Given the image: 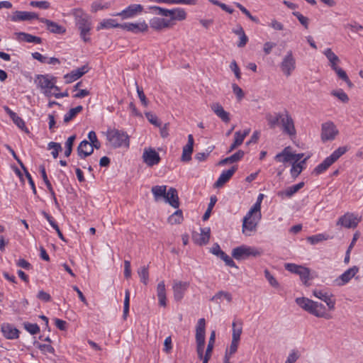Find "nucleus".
Wrapping results in <instances>:
<instances>
[{"label":"nucleus","instance_id":"4c0bfd02","mask_svg":"<svg viewBox=\"0 0 363 363\" xmlns=\"http://www.w3.org/2000/svg\"><path fill=\"white\" fill-rule=\"evenodd\" d=\"M289 147H285L281 152L278 153L274 157V160L279 162H288L291 161V152L289 151Z\"/></svg>","mask_w":363,"mask_h":363},{"label":"nucleus","instance_id":"a878e982","mask_svg":"<svg viewBox=\"0 0 363 363\" xmlns=\"http://www.w3.org/2000/svg\"><path fill=\"white\" fill-rule=\"evenodd\" d=\"M304 186V182H301L295 185L289 186L284 191H280L277 193L278 196L281 199L285 198H291L293 196L296 192H298Z\"/></svg>","mask_w":363,"mask_h":363},{"label":"nucleus","instance_id":"09e8293b","mask_svg":"<svg viewBox=\"0 0 363 363\" xmlns=\"http://www.w3.org/2000/svg\"><path fill=\"white\" fill-rule=\"evenodd\" d=\"M23 325L24 329L31 335H36L40 332V328L36 323L24 322Z\"/></svg>","mask_w":363,"mask_h":363},{"label":"nucleus","instance_id":"f03ea898","mask_svg":"<svg viewBox=\"0 0 363 363\" xmlns=\"http://www.w3.org/2000/svg\"><path fill=\"white\" fill-rule=\"evenodd\" d=\"M261 219L259 205H253L242 219V233L245 236H251L257 231V228Z\"/></svg>","mask_w":363,"mask_h":363},{"label":"nucleus","instance_id":"6ab92c4d","mask_svg":"<svg viewBox=\"0 0 363 363\" xmlns=\"http://www.w3.org/2000/svg\"><path fill=\"white\" fill-rule=\"evenodd\" d=\"M237 170L236 166H233L228 170L223 171L217 181L214 184V187L220 188L222 187L230 179L233 177Z\"/></svg>","mask_w":363,"mask_h":363},{"label":"nucleus","instance_id":"393cba45","mask_svg":"<svg viewBox=\"0 0 363 363\" xmlns=\"http://www.w3.org/2000/svg\"><path fill=\"white\" fill-rule=\"evenodd\" d=\"M164 200L174 208H177L179 206L178 193L174 188L171 187L169 189Z\"/></svg>","mask_w":363,"mask_h":363},{"label":"nucleus","instance_id":"8fccbe9b","mask_svg":"<svg viewBox=\"0 0 363 363\" xmlns=\"http://www.w3.org/2000/svg\"><path fill=\"white\" fill-rule=\"evenodd\" d=\"M88 138L89 140V144L93 146V148H96V150L101 147V143L99 141L96 134L94 130H91L88 133Z\"/></svg>","mask_w":363,"mask_h":363},{"label":"nucleus","instance_id":"cd10ccee","mask_svg":"<svg viewBox=\"0 0 363 363\" xmlns=\"http://www.w3.org/2000/svg\"><path fill=\"white\" fill-rule=\"evenodd\" d=\"M211 110L224 123H228L230 120V113L225 111L219 103H213L211 105Z\"/></svg>","mask_w":363,"mask_h":363},{"label":"nucleus","instance_id":"69168bd1","mask_svg":"<svg viewBox=\"0 0 363 363\" xmlns=\"http://www.w3.org/2000/svg\"><path fill=\"white\" fill-rule=\"evenodd\" d=\"M218 257L223 260L227 266L238 268V266L235 264L233 259L224 252H223L220 255L218 256Z\"/></svg>","mask_w":363,"mask_h":363},{"label":"nucleus","instance_id":"412c9836","mask_svg":"<svg viewBox=\"0 0 363 363\" xmlns=\"http://www.w3.org/2000/svg\"><path fill=\"white\" fill-rule=\"evenodd\" d=\"M194 140L192 135H188L187 144L184 146L181 160L183 162H189L191 160V154L194 150Z\"/></svg>","mask_w":363,"mask_h":363},{"label":"nucleus","instance_id":"f704fd0d","mask_svg":"<svg viewBox=\"0 0 363 363\" xmlns=\"http://www.w3.org/2000/svg\"><path fill=\"white\" fill-rule=\"evenodd\" d=\"M121 23H117L116 20L108 18L103 20L96 27V30H99L101 29H108L112 28H121Z\"/></svg>","mask_w":363,"mask_h":363},{"label":"nucleus","instance_id":"dca6fc26","mask_svg":"<svg viewBox=\"0 0 363 363\" xmlns=\"http://www.w3.org/2000/svg\"><path fill=\"white\" fill-rule=\"evenodd\" d=\"M281 124L282 125L284 133H286L290 136L296 135V129L294 121L287 111H285V113L281 121Z\"/></svg>","mask_w":363,"mask_h":363},{"label":"nucleus","instance_id":"338daca9","mask_svg":"<svg viewBox=\"0 0 363 363\" xmlns=\"http://www.w3.org/2000/svg\"><path fill=\"white\" fill-rule=\"evenodd\" d=\"M30 5L33 7H37L43 9H48L50 6V4L47 1H32Z\"/></svg>","mask_w":363,"mask_h":363},{"label":"nucleus","instance_id":"13d9d810","mask_svg":"<svg viewBox=\"0 0 363 363\" xmlns=\"http://www.w3.org/2000/svg\"><path fill=\"white\" fill-rule=\"evenodd\" d=\"M129 307H130V291L129 290H125V299H124V306H123V319H126L128 314L129 313Z\"/></svg>","mask_w":363,"mask_h":363},{"label":"nucleus","instance_id":"603ef678","mask_svg":"<svg viewBox=\"0 0 363 363\" xmlns=\"http://www.w3.org/2000/svg\"><path fill=\"white\" fill-rule=\"evenodd\" d=\"M347 150L346 147H340L335 150L328 157L334 163L337 161L342 155H344Z\"/></svg>","mask_w":363,"mask_h":363},{"label":"nucleus","instance_id":"7c9ffc66","mask_svg":"<svg viewBox=\"0 0 363 363\" xmlns=\"http://www.w3.org/2000/svg\"><path fill=\"white\" fill-rule=\"evenodd\" d=\"M284 115V114H282L281 113H274L273 114L267 113L266 116V119L267 121L269 128H274L279 123H281Z\"/></svg>","mask_w":363,"mask_h":363},{"label":"nucleus","instance_id":"0eeeda50","mask_svg":"<svg viewBox=\"0 0 363 363\" xmlns=\"http://www.w3.org/2000/svg\"><path fill=\"white\" fill-rule=\"evenodd\" d=\"M280 67L284 74L286 77H289L295 69L296 60L291 50L287 52V54L281 62Z\"/></svg>","mask_w":363,"mask_h":363},{"label":"nucleus","instance_id":"a18cd8bd","mask_svg":"<svg viewBox=\"0 0 363 363\" xmlns=\"http://www.w3.org/2000/svg\"><path fill=\"white\" fill-rule=\"evenodd\" d=\"M138 274L140 281L147 285L149 280L148 266H143L138 269Z\"/></svg>","mask_w":363,"mask_h":363},{"label":"nucleus","instance_id":"a211bd4d","mask_svg":"<svg viewBox=\"0 0 363 363\" xmlns=\"http://www.w3.org/2000/svg\"><path fill=\"white\" fill-rule=\"evenodd\" d=\"M89 70V68L86 65H84L81 67H79L76 69L72 70L70 73L65 75V82L67 84L72 83L81 77H82L84 74H86Z\"/></svg>","mask_w":363,"mask_h":363},{"label":"nucleus","instance_id":"4be33fe9","mask_svg":"<svg viewBox=\"0 0 363 363\" xmlns=\"http://www.w3.org/2000/svg\"><path fill=\"white\" fill-rule=\"evenodd\" d=\"M211 230L209 228H201V233L194 234L193 240L199 245H206L209 242Z\"/></svg>","mask_w":363,"mask_h":363},{"label":"nucleus","instance_id":"864d4df0","mask_svg":"<svg viewBox=\"0 0 363 363\" xmlns=\"http://www.w3.org/2000/svg\"><path fill=\"white\" fill-rule=\"evenodd\" d=\"M11 118L15 125H17L21 130L25 131L27 133H29L28 129L26 126L24 121L16 113L14 114V116H11Z\"/></svg>","mask_w":363,"mask_h":363},{"label":"nucleus","instance_id":"c9c22d12","mask_svg":"<svg viewBox=\"0 0 363 363\" xmlns=\"http://www.w3.org/2000/svg\"><path fill=\"white\" fill-rule=\"evenodd\" d=\"M245 152L242 150H238L230 157L221 160L218 165H225L228 163H234L240 160L244 157Z\"/></svg>","mask_w":363,"mask_h":363},{"label":"nucleus","instance_id":"4468645a","mask_svg":"<svg viewBox=\"0 0 363 363\" xmlns=\"http://www.w3.org/2000/svg\"><path fill=\"white\" fill-rule=\"evenodd\" d=\"M143 159L149 167L157 164L160 161L159 154L152 148L145 149L143 154Z\"/></svg>","mask_w":363,"mask_h":363},{"label":"nucleus","instance_id":"72a5a7b5","mask_svg":"<svg viewBox=\"0 0 363 363\" xmlns=\"http://www.w3.org/2000/svg\"><path fill=\"white\" fill-rule=\"evenodd\" d=\"M233 32L240 38V40L237 44L238 47H245L248 42V37L246 35L242 27L238 26L235 29L233 30Z\"/></svg>","mask_w":363,"mask_h":363},{"label":"nucleus","instance_id":"f257e3e1","mask_svg":"<svg viewBox=\"0 0 363 363\" xmlns=\"http://www.w3.org/2000/svg\"><path fill=\"white\" fill-rule=\"evenodd\" d=\"M70 14L72 15L75 20L76 26L80 31V37L84 42L90 41V31L91 30V21L90 16L85 13L82 9H73Z\"/></svg>","mask_w":363,"mask_h":363},{"label":"nucleus","instance_id":"79ce46f5","mask_svg":"<svg viewBox=\"0 0 363 363\" xmlns=\"http://www.w3.org/2000/svg\"><path fill=\"white\" fill-rule=\"evenodd\" d=\"M157 3H164L168 4H186V5H195L197 0H150Z\"/></svg>","mask_w":363,"mask_h":363},{"label":"nucleus","instance_id":"39448f33","mask_svg":"<svg viewBox=\"0 0 363 363\" xmlns=\"http://www.w3.org/2000/svg\"><path fill=\"white\" fill-rule=\"evenodd\" d=\"M262 250L255 247L242 245L232 250V256L237 260H242L249 257H257L262 255Z\"/></svg>","mask_w":363,"mask_h":363},{"label":"nucleus","instance_id":"ea45409f","mask_svg":"<svg viewBox=\"0 0 363 363\" xmlns=\"http://www.w3.org/2000/svg\"><path fill=\"white\" fill-rule=\"evenodd\" d=\"M324 55L330 62L332 69L337 67V64L340 62L339 57L333 52L330 48H327L324 51Z\"/></svg>","mask_w":363,"mask_h":363},{"label":"nucleus","instance_id":"774afa93","mask_svg":"<svg viewBox=\"0 0 363 363\" xmlns=\"http://www.w3.org/2000/svg\"><path fill=\"white\" fill-rule=\"evenodd\" d=\"M300 354L298 350H292L289 354L285 363H294L299 358Z\"/></svg>","mask_w":363,"mask_h":363},{"label":"nucleus","instance_id":"5fc2aeb1","mask_svg":"<svg viewBox=\"0 0 363 363\" xmlns=\"http://www.w3.org/2000/svg\"><path fill=\"white\" fill-rule=\"evenodd\" d=\"M216 340V332L213 330L211 333L205 355L211 357Z\"/></svg>","mask_w":363,"mask_h":363},{"label":"nucleus","instance_id":"c03bdc74","mask_svg":"<svg viewBox=\"0 0 363 363\" xmlns=\"http://www.w3.org/2000/svg\"><path fill=\"white\" fill-rule=\"evenodd\" d=\"M222 298H225L228 302H231L232 301V295L230 293L224 291H219L211 298V301L219 303V300H220Z\"/></svg>","mask_w":363,"mask_h":363},{"label":"nucleus","instance_id":"3c124183","mask_svg":"<svg viewBox=\"0 0 363 363\" xmlns=\"http://www.w3.org/2000/svg\"><path fill=\"white\" fill-rule=\"evenodd\" d=\"M48 150H52L51 154L54 158L58 157L59 152L62 151V146L60 143L55 142H50L48 145Z\"/></svg>","mask_w":363,"mask_h":363},{"label":"nucleus","instance_id":"5701e85b","mask_svg":"<svg viewBox=\"0 0 363 363\" xmlns=\"http://www.w3.org/2000/svg\"><path fill=\"white\" fill-rule=\"evenodd\" d=\"M150 26L152 29L160 31L164 28L171 27L172 23H170L169 20L154 17L150 19Z\"/></svg>","mask_w":363,"mask_h":363},{"label":"nucleus","instance_id":"680f3d73","mask_svg":"<svg viewBox=\"0 0 363 363\" xmlns=\"http://www.w3.org/2000/svg\"><path fill=\"white\" fill-rule=\"evenodd\" d=\"M331 94L338 99H340L343 103H347L349 101V97L347 94L342 89H339L337 91H333Z\"/></svg>","mask_w":363,"mask_h":363},{"label":"nucleus","instance_id":"aec40b11","mask_svg":"<svg viewBox=\"0 0 363 363\" xmlns=\"http://www.w3.org/2000/svg\"><path fill=\"white\" fill-rule=\"evenodd\" d=\"M39 18L36 13L19 11L14 12L11 18L12 21H31L33 19L39 20Z\"/></svg>","mask_w":363,"mask_h":363},{"label":"nucleus","instance_id":"f8f14e48","mask_svg":"<svg viewBox=\"0 0 363 363\" xmlns=\"http://www.w3.org/2000/svg\"><path fill=\"white\" fill-rule=\"evenodd\" d=\"M189 286V283L174 280L172 286L174 298L177 301H180L184 295L185 291Z\"/></svg>","mask_w":363,"mask_h":363},{"label":"nucleus","instance_id":"f3484780","mask_svg":"<svg viewBox=\"0 0 363 363\" xmlns=\"http://www.w3.org/2000/svg\"><path fill=\"white\" fill-rule=\"evenodd\" d=\"M313 294L316 298L324 301L330 310H334L335 301L333 298V295L322 290H314Z\"/></svg>","mask_w":363,"mask_h":363},{"label":"nucleus","instance_id":"e433bc0d","mask_svg":"<svg viewBox=\"0 0 363 363\" xmlns=\"http://www.w3.org/2000/svg\"><path fill=\"white\" fill-rule=\"evenodd\" d=\"M151 191L156 201H159L161 198L164 199L167 192V186L165 185L154 186L152 187Z\"/></svg>","mask_w":363,"mask_h":363},{"label":"nucleus","instance_id":"de8ad7c7","mask_svg":"<svg viewBox=\"0 0 363 363\" xmlns=\"http://www.w3.org/2000/svg\"><path fill=\"white\" fill-rule=\"evenodd\" d=\"M76 139V135H73L69 137L65 142V156L68 157L70 156L72 151V147L74 145V142Z\"/></svg>","mask_w":363,"mask_h":363},{"label":"nucleus","instance_id":"c85d7f7f","mask_svg":"<svg viewBox=\"0 0 363 363\" xmlns=\"http://www.w3.org/2000/svg\"><path fill=\"white\" fill-rule=\"evenodd\" d=\"M1 332L4 336L9 340L17 339L19 336L18 330L8 323L1 325Z\"/></svg>","mask_w":363,"mask_h":363},{"label":"nucleus","instance_id":"473e14b6","mask_svg":"<svg viewBox=\"0 0 363 363\" xmlns=\"http://www.w3.org/2000/svg\"><path fill=\"white\" fill-rule=\"evenodd\" d=\"M157 295L159 300V304L161 306L165 307L166 303V289L164 282L160 281L157 286Z\"/></svg>","mask_w":363,"mask_h":363},{"label":"nucleus","instance_id":"58836bf2","mask_svg":"<svg viewBox=\"0 0 363 363\" xmlns=\"http://www.w3.org/2000/svg\"><path fill=\"white\" fill-rule=\"evenodd\" d=\"M333 164V162L328 157L313 169V173L316 175L320 174L327 170Z\"/></svg>","mask_w":363,"mask_h":363},{"label":"nucleus","instance_id":"052dcab7","mask_svg":"<svg viewBox=\"0 0 363 363\" xmlns=\"http://www.w3.org/2000/svg\"><path fill=\"white\" fill-rule=\"evenodd\" d=\"M242 323H240V326L237 327L236 323H233V334H232V340H235V341H240V335L242 333Z\"/></svg>","mask_w":363,"mask_h":363},{"label":"nucleus","instance_id":"37998d69","mask_svg":"<svg viewBox=\"0 0 363 363\" xmlns=\"http://www.w3.org/2000/svg\"><path fill=\"white\" fill-rule=\"evenodd\" d=\"M83 110L82 106H77L75 108H71L68 113L64 116V122L65 123H69L72 121L79 113Z\"/></svg>","mask_w":363,"mask_h":363},{"label":"nucleus","instance_id":"9b49d317","mask_svg":"<svg viewBox=\"0 0 363 363\" xmlns=\"http://www.w3.org/2000/svg\"><path fill=\"white\" fill-rule=\"evenodd\" d=\"M359 221L352 213H347L338 219L336 225L347 228H354L358 225Z\"/></svg>","mask_w":363,"mask_h":363},{"label":"nucleus","instance_id":"bb28decb","mask_svg":"<svg viewBox=\"0 0 363 363\" xmlns=\"http://www.w3.org/2000/svg\"><path fill=\"white\" fill-rule=\"evenodd\" d=\"M39 21L45 23L47 26L48 30L52 33L63 34L66 32V29L63 26H60L57 23L50 20L45 18H39Z\"/></svg>","mask_w":363,"mask_h":363},{"label":"nucleus","instance_id":"c756f323","mask_svg":"<svg viewBox=\"0 0 363 363\" xmlns=\"http://www.w3.org/2000/svg\"><path fill=\"white\" fill-rule=\"evenodd\" d=\"M205 327L206 321L204 318L199 320L196 328V343H205Z\"/></svg>","mask_w":363,"mask_h":363},{"label":"nucleus","instance_id":"4d7b16f0","mask_svg":"<svg viewBox=\"0 0 363 363\" xmlns=\"http://www.w3.org/2000/svg\"><path fill=\"white\" fill-rule=\"evenodd\" d=\"M234 142L231 144L230 146L228 153L231 152L233 151L235 148H237L238 146L242 145L244 140L239 135V132H235L234 135Z\"/></svg>","mask_w":363,"mask_h":363},{"label":"nucleus","instance_id":"b1692460","mask_svg":"<svg viewBox=\"0 0 363 363\" xmlns=\"http://www.w3.org/2000/svg\"><path fill=\"white\" fill-rule=\"evenodd\" d=\"M77 150L78 156L81 159H85L93 153L94 148L87 140H84L79 143Z\"/></svg>","mask_w":363,"mask_h":363},{"label":"nucleus","instance_id":"a19ab883","mask_svg":"<svg viewBox=\"0 0 363 363\" xmlns=\"http://www.w3.org/2000/svg\"><path fill=\"white\" fill-rule=\"evenodd\" d=\"M308 158V157H306L299 162L293 163L292 167L291 169V174L292 177L296 178L301 174L303 168V164L306 163Z\"/></svg>","mask_w":363,"mask_h":363},{"label":"nucleus","instance_id":"6e6d98bb","mask_svg":"<svg viewBox=\"0 0 363 363\" xmlns=\"http://www.w3.org/2000/svg\"><path fill=\"white\" fill-rule=\"evenodd\" d=\"M34 345L42 351L43 353H50L54 354L55 349L52 346L50 345H46V344H41L38 342H35Z\"/></svg>","mask_w":363,"mask_h":363},{"label":"nucleus","instance_id":"ddd939ff","mask_svg":"<svg viewBox=\"0 0 363 363\" xmlns=\"http://www.w3.org/2000/svg\"><path fill=\"white\" fill-rule=\"evenodd\" d=\"M35 82L41 90L47 88L52 89L56 82V78L48 74H38L35 79Z\"/></svg>","mask_w":363,"mask_h":363},{"label":"nucleus","instance_id":"e2e57ef3","mask_svg":"<svg viewBox=\"0 0 363 363\" xmlns=\"http://www.w3.org/2000/svg\"><path fill=\"white\" fill-rule=\"evenodd\" d=\"M293 15L294 16H296L297 18V19L298 20V21L300 22V23L304 26L305 28L308 29V22H309V19L304 16L303 15H302L300 12L298 11H294L292 13Z\"/></svg>","mask_w":363,"mask_h":363},{"label":"nucleus","instance_id":"2eb2a0df","mask_svg":"<svg viewBox=\"0 0 363 363\" xmlns=\"http://www.w3.org/2000/svg\"><path fill=\"white\" fill-rule=\"evenodd\" d=\"M358 271L359 268L356 266L347 269L343 274H342L335 280L336 285L343 286L346 284L354 277Z\"/></svg>","mask_w":363,"mask_h":363},{"label":"nucleus","instance_id":"6e6552de","mask_svg":"<svg viewBox=\"0 0 363 363\" xmlns=\"http://www.w3.org/2000/svg\"><path fill=\"white\" fill-rule=\"evenodd\" d=\"M338 134V130L333 122H326L322 124L321 139L323 142L333 140Z\"/></svg>","mask_w":363,"mask_h":363},{"label":"nucleus","instance_id":"bf43d9fd","mask_svg":"<svg viewBox=\"0 0 363 363\" xmlns=\"http://www.w3.org/2000/svg\"><path fill=\"white\" fill-rule=\"evenodd\" d=\"M186 18V13L184 9L177 8L174 9V15L172 16L174 21H184Z\"/></svg>","mask_w":363,"mask_h":363},{"label":"nucleus","instance_id":"20e7f679","mask_svg":"<svg viewBox=\"0 0 363 363\" xmlns=\"http://www.w3.org/2000/svg\"><path fill=\"white\" fill-rule=\"evenodd\" d=\"M106 139L113 148L129 147L130 138L126 132L123 130L109 128L106 133Z\"/></svg>","mask_w":363,"mask_h":363},{"label":"nucleus","instance_id":"423d86ee","mask_svg":"<svg viewBox=\"0 0 363 363\" xmlns=\"http://www.w3.org/2000/svg\"><path fill=\"white\" fill-rule=\"evenodd\" d=\"M284 267L287 271L299 275L301 280L305 286H308L310 285L308 283V281L311 279L310 269L293 263L285 264Z\"/></svg>","mask_w":363,"mask_h":363},{"label":"nucleus","instance_id":"49530a36","mask_svg":"<svg viewBox=\"0 0 363 363\" xmlns=\"http://www.w3.org/2000/svg\"><path fill=\"white\" fill-rule=\"evenodd\" d=\"M183 220L182 211L181 210L176 211L168 218V221L172 225L179 224Z\"/></svg>","mask_w":363,"mask_h":363},{"label":"nucleus","instance_id":"7ed1b4c3","mask_svg":"<svg viewBox=\"0 0 363 363\" xmlns=\"http://www.w3.org/2000/svg\"><path fill=\"white\" fill-rule=\"evenodd\" d=\"M295 301L302 309L317 318H325L326 319L330 318V315L326 313L325 306L320 303L313 301L306 297L296 298Z\"/></svg>","mask_w":363,"mask_h":363},{"label":"nucleus","instance_id":"0e129e2a","mask_svg":"<svg viewBox=\"0 0 363 363\" xmlns=\"http://www.w3.org/2000/svg\"><path fill=\"white\" fill-rule=\"evenodd\" d=\"M145 116H146L147 119L148 120V121L150 123H152V125H154L157 127H160L162 125V123L159 121V119L156 115H155L150 112H147V113H145Z\"/></svg>","mask_w":363,"mask_h":363},{"label":"nucleus","instance_id":"9d476101","mask_svg":"<svg viewBox=\"0 0 363 363\" xmlns=\"http://www.w3.org/2000/svg\"><path fill=\"white\" fill-rule=\"evenodd\" d=\"M148 25L145 21L138 23H122L121 28L134 34L145 33L148 30Z\"/></svg>","mask_w":363,"mask_h":363},{"label":"nucleus","instance_id":"1a4fd4ad","mask_svg":"<svg viewBox=\"0 0 363 363\" xmlns=\"http://www.w3.org/2000/svg\"><path fill=\"white\" fill-rule=\"evenodd\" d=\"M143 10V6L140 4H130L122 11L113 14V16H121L122 19L131 18L136 16Z\"/></svg>","mask_w":363,"mask_h":363},{"label":"nucleus","instance_id":"2f4dec72","mask_svg":"<svg viewBox=\"0 0 363 363\" xmlns=\"http://www.w3.org/2000/svg\"><path fill=\"white\" fill-rule=\"evenodd\" d=\"M16 34L18 36V40L21 41L34 43L36 44H40L42 43V39L40 37L35 36L29 33L19 32L16 33Z\"/></svg>","mask_w":363,"mask_h":363}]
</instances>
